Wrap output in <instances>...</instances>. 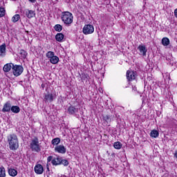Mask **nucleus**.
<instances>
[{"label": "nucleus", "instance_id": "nucleus-33", "mask_svg": "<svg viewBox=\"0 0 177 177\" xmlns=\"http://www.w3.org/2000/svg\"><path fill=\"white\" fill-rule=\"evenodd\" d=\"M49 165H50V164H49V162H48V161H47V165H46V168H47V171L49 172V171H50V169H49Z\"/></svg>", "mask_w": 177, "mask_h": 177}, {"label": "nucleus", "instance_id": "nucleus-24", "mask_svg": "<svg viewBox=\"0 0 177 177\" xmlns=\"http://www.w3.org/2000/svg\"><path fill=\"white\" fill-rule=\"evenodd\" d=\"M20 20V15L19 14H16L12 17V23H17Z\"/></svg>", "mask_w": 177, "mask_h": 177}, {"label": "nucleus", "instance_id": "nucleus-21", "mask_svg": "<svg viewBox=\"0 0 177 177\" xmlns=\"http://www.w3.org/2000/svg\"><path fill=\"white\" fill-rule=\"evenodd\" d=\"M8 174L10 175V176H17V170L15 169H12V168H9L8 169Z\"/></svg>", "mask_w": 177, "mask_h": 177}, {"label": "nucleus", "instance_id": "nucleus-31", "mask_svg": "<svg viewBox=\"0 0 177 177\" xmlns=\"http://www.w3.org/2000/svg\"><path fill=\"white\" fill-rule=\"evenodd\" d=\"M6 10L5 8H3V7H1L0 8V17H3V16H5L6 14Z\"/></svg>", "mask_w": 177, "mask_h": 177}, {"label": "nucleus", "instance_id": "nucleus-30", "mask_svg": "<svg viewBox=\"0 0 177 177\" xmlns=\"http://www.w3.org/2000/svg\"><path fill=\"white\" fill-rule=\"evenodd\" d=\"M64 165V167H67L68 165V160H66V159H62L61 158V162H60V165Z\"/></svg>", "mask_w": 177, "mask_h": 177}, {"label": "nucleus", "instance_id": "nucleus-11", "mask_svg": "<svg viewBox=\"0 0 177 177\" xmlns=\"http://www.w3.org/2000/svg\"><path fill=\"white\" fill-rule=\"evenodd\" d=\"M55 151L59 153V154H65L66 147H64V145H57L55 147Z\"/></svg>", "mask_w": 177, "mask_h": 177}, {"label": "nucleus", "instance_id": "nucleus-23", "mask_svg": "<svg viewBox=\"0 0 177 177\" xmlns=\"http://www.w3.org/2000/svg\"><path fill=\"white\" fill-rule=\"evenodd\" d=\"M158 135H160V133L157 130H152L150 133V136L151 138H158Z\"/></svg>", "mask_w": 177, "mask_h": 177}, {"label": "nucleus", "instance_id": "nucleus-10", "mask_svg": "<svg viewBox=\"0 0 177 177\" xmlns=\"http://www.w3.org/2000/svg\"><path fill=\"white\" fill-rule=\"evenodd\" d=\"M44 100L45 102H49V103H52V102L55 100V95L49 93H45Z\"/></svg>", "mask_w": 177, "mask_h": 177}, {"label": "nucleus", "instance_id": "nucleus-15", "mask_svg": "<svg viewBox=\"0 0 177 177\" xmlns=\"http://www.w3.org/2000/svg\"><path fill=\"white\" fill-rule=\"evenodd\" d=\"M127 78L128 81H133V80H135L136 78V75L135 74V72L127 71Z\"/></svg>", "mask_w": 177, "mask_h": 177}, {"label": "nucleus", "instance_id": "nucleus-20", "mask_svg": "<svg viewBox=\"0 0 177 177\" xmlns=\"http://www.w3.org/2000/svg\"><path fill=\"white\" fill-rule=\"evenodd\" d=\"M50 62L52 64H57L59 63V57L56 55H54L51 57V59H50Z\"/></svg>", "mask_w": 177, "mask_h": 177}, {"label": "nucleus", "instance_id": "nucleus-36", "mask_svg": "<svg viewBox=\"0 0 177 177\" xmlns=\"http://www.w3.org/2000/svg\"><path fill=\"white\" fill-rule=\"evenodd\" d=\"M37 0H29L30 2H31L32 3H35V1Z\"/></svg>", "mask_w": 177, "mask_h": 177}, {"label": "nucleus", "instance_id": "nucleus-5", "mask_svg": "<svg viewBox=\"0 0 177 177\" xmlns=\"http://www.w3.org/2000/svg\"><path fill=\"white\" fill-rule=\"evenodd\" d=\"M62 158H53V156H50L47 158L48 162H50L54 166L60 165Z\"/></svg>", "mask_w": 177, "mask_h": 177}, {"label": "nucleus", "instance_id": "nucleus-35", "mask_svg": "<svg viewBox=\"0 0 177 177\" xmlns=\"http://www.w3.org/2000/svg\"><path fill=\"white\" fill-rule=\"evenodd\" d=\"M174 16L177 18V8L174 10Z\"/></svg>", "mask_w": 177, "mask_h": 177}, {"label": "nucleus", "instance_id": "nucleus-19", "mask_svg": "<svg viewBox=\"0 0 177 177\" xmlns=\"http://www.w3.org/2000/svg\"><path fill=\"white\" fill-rule=\"evenodd\" d=\"M55 39L57 42H62L64 39V35L63 33H57L55 36Z\"/></svg>", "mask_w": 177, "mask_h": 177}, {"label": "nucleus", "instance_id": "nucleus-6", "mask_svg": "<svg viewBox=\"0 0 177 177\" xmlns=\"http://www.w3.org/2000/svg\"><path fill=\"white\" fill-rule=\"evenodd\" d=\"M93 31H95V28H93V26L91 24L85 25L83 28V33L85 35L93 34Z\"/></svg>", "mask_w": 177, "mask_h": 177}, {"label": "nucleus", "instance_id": "nucleus-18", "mask_svg": "<svg viewBox=\"0 0 177 177\" xmlns=\"http://www.w3.org/2000/svg\"><path fill=\"white\" fill-rule=\"evenodd\" d=\"M13 64H7L6 65H4L3 70L4 73H9V71H10V70H12V67H13Z\"/></svg>", "mask_w": 177, "mask_h": 177}, {"label": "nucleus", "instance_id": "nucleus-2", "mask_svg": "<svg viewBox=\"0 0 177 177\" xmlns=\"http://www.w3.org/2000/svg\"><path fill=\"white\" fill-rule=\"evenodd\" d=\"M73 19L74 17L71 12L68 11H64L62 12L61 19L65 26H67L68 27L71 26V24H73Z\"/></svg>", "mask_w": 177, "mask_h": 177}, {"label": "nucleus", "instance_id": "nucleus-3", "mask_svg": "<svg viewBox=\"0 0 177 177\" xmlns=\"http://www.w3.org/2000/svg\"><path fill=\"white\" fill-rule=\"evenodd\" d=\"M30 149L32 151H36L39 153L41 151V147H39V140L37 137H35L30 142Z\"/></svg>", "mask_w": 177, "mask_h": 177}, {"label": "nucleus", "instance_id": "nucleus-7", "mask_svg": "<svg viewBox=\"0 0 177 177\" xmlns=\"http://www.w3.org/2000/svg\"><path fill=\"white\" fill-rule=\"evenodd\" d=\"M138 50H139L140 56H143V57L147 56V47H146V46L143 44L139 45Z\"/></svg>", "mask_w": 177, "mask_h": 177}, {"label": "nucleus", "instance_id": "nucleus-26", "mask_svg": "<svg viewBox=\"0 0 177 177\" xmlns=\"http://www.w3.org/2000/svg\"><path fill=\"white\" fill-rule=\"evenodd\" d=\"M0 177H6V171L3 167H0Z\"/></svg>", "mask_w": 177, "mask_h": 177}, {"label": "nucleus", "instance_id": "nucleus-32", "mask_svg": "<svg viewBox=\"0 0 177 177\" xmlns=\"http://www.w3.org/2000/svg\"><path fill=\"white\" fill-rule=\"evenodd\" d=\"M20 55H21V57L23 59H26V57H27V52H26L24 50H21L20 51Z\"/></svg>", "mask_w": 177, "mask_h": 177}, {"label": "nucleus", "instance_id": "nucleus-25", "mask_svg": "<svg viewBox=\"0 0 177 177\" xmlns=\"http://www.w3.org/2000/svg\"><path fill=\"white\" fill-rule=\"evenodd\" d=\"M51 143L52 145H53V146H57V145L60 143V138H56L53 139Z\"/></svg>", "mask_w": 177, "mask_h": 177}, {"label": "nucleus", "instance_id": "nucleus-34", "mask_svg": "<svg viewBox=\"0 0 177 177\" xmlns=\"http://www.w3.org/2000/svg\"><path fill=\"white\" fill-rule=\"evenodd\" d=\"M132 89L134 92H136V91H138L137 88H136V86H132Z\"/></svg>", "mask_w": 177, "mask_h": 177}, {"label": "nucleus", "instance_id": "nucleus-4", "mask_svg": "<svg viewBox=\"0 0 177 177\" xmlns=\"http://www.w3.org/2000/svg\"><path fill=\"white\" fill-rule=\"evenodd\" d=\"M23 71H24V68H23L21 65L12 64V73L15 77L21 75V74H23Z\"/></svg>", "mask_w": 177, "mask_h": 177}, {"label": "nucleus", "instance_id": "nucleus-1", "mask_svg": "<svg viewBox=\"0 0 177 177\" xmlns=\"http://www.w3.org/2000/svg\"><path fill=\"white\" fill-rule=\"evenodd\" d=\"M10 150H17L19 149V138L15 133L7 136Z\"/></svg>", "mask_w": 177, "mask_h": 177}, {"label": "nucleus", "instance_id": "nucleus-8", "mask_svg": "<svg viewBox=\"0 0 177 177\" xmlns=\"http://www.w3.org/2000/svg\"><path fill=\"white\" fill-rule=\"evenodd\" d=\"M11 109H12V103L10 102V101H8L3 104V109H1V112L10 113Z\"/></svg>", "mask_w": 177, "mask_h": 177}, {"label": "nucleus", "instance_id": "nucleus-22", "mask_svg": "<svg viewBox=\"0 0 177 177\" xmlns=\"http://www.w3.org/2000/svg\"><path fill=\"white\" fill-rule=\"evenodd\" d=\"M161 43L163 46H168V45H169V39L168 37H163Z\"/></svg>", "mask_w": 177, "mask_h": 177}, {"label": "nucleus", "instance_id": "nucleus-28", "mask_svg": "<svg viewBox=\"0 0 177 177\" xmlns=\"http://www.w3.org/2000/svg\"><path fill=\"white\" fill-rule=\"evenodd\" d=\"M46 56L48 59H51L55 56V53L53 51H48L46 53Z\"/></svg>", "mask_w": 177, "mask_h": 177}, {"label": "nucleus", "instance_id": "nucleus-29", "mask_svg": "<svg viewBox=\"0 0 177 177\" xmlns=\"http://www.w3.org/2000/svg\"><path fill=\"white\" fill-rule=\"evenodd\" d=\"M55 31H58V32H60V31H62V30H63V26L60 24H57L54 27Z\"/></svg>", "mask_w": 177, "mask_h": 177}, {"label": "nucleus", "instance_id": "nucleus-37", "mask_svg": "<svg viewBox=\"0 0 177 177\" xmlns=\"http://www.w3.org/2000/svg\"><path fill=\"white\" fill-rule=\"evenodd\" d=\"M41 88H45V84H41Z\"/></svg>", "mask_w": 177, "mask_h": 177}, {"label": "nucleus", "instance_id": "nucleus-12", "mask_svg": "<svg viewBox=\"0 0 177 177\" xmlns=\"http://www.w3.org/2000/svg\"><path fill=\"white\" fill-rule=\"evenodd\" d=\"M68 113L71 115H77V113H78V108H75V106H70L68 108Z\"/></svg>", "mask_w": 177, "mask_h": 177}, {"label": "nucleus", "instance_id": "nucleus-17", "mask_svg": "<svg viewBox=\"0 0 177 177\" xmlns=\"http://www.w3.org/2000/svg\"><path fill=\"white\" fill-rule=\"evenodd\" d=\"M10 111L15 114H19V113H20V107L17 105H11Z\"/></svg>", "mask_w": 177, "mask_h": 177}, {"label": "nucleus", "instance_id": "nucleus-27", "mask_svg": "<svg viewBox=\"0 0 177 177\" xmlns=\"http://www.w3.org/2000/svg\"><path fill=\"white\" fill-rule=\"evenodd\" d=\"M113 147L116 149L117 150H120L121 147H122V144H121L120 142H115L113 144Z\"/></svg>", "mask_w": 177, "mask_h": 177}, {"label": "nucleus", "instance_id": "nucleus-14", "mask_svg": "<svg viewBox=\"0 0 177 177\" xmlns=\"http://www.w3.org/2000/svg\"><path fill=\"white\" fill-rule=\"evenodd\" d=\"M6 56V44H3L0 46V57Z\"/></svg>", "mask_w": 177, "mask_h": 177}, {"label": "nucleus", "instance_id": "nucleus-13", "mask_svg": "<svg viewBox=\"0 0 177 177\" xmlns=\"http://www.w3.org/2000/svg\"><path fill=\"white\" fill-rule=\"evenodd\" d=\"M25 15L28 19H32V17H35V11L32 10H25Z\"/></svg>", "mask_w": 177, "mask_h": 177}, {"label": "nucleus", "instance_id": "nucleus-16", "mask_svg": "<svg viewBox=\"0 0 177 177\" xmlns=\"http://www.w3.org/2000/svg\"><path fill=\"white\" fill-rule=\"evenodd\" d=\"M102 122L105 127H107V125L111 122V118H110V115H106L103 116Z\"/></svg>", "mask_w": 177, "mask_h": 177}, {"label": "nucleus", "instance_id": "nucleus-9", "mask_svg": "<svg viewBox=\"0 0 177 177\" xmlns=\"http://www.w3.org/2000/svg\"><path fill=\"white\" fill-rule=\"evenodd\" d=\"M35 172L37 175H42L44 174V167L41 164H37L35 166Z\"/></svg>", "mask_w": 177, "mask_h": 177}]
</instances>
